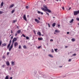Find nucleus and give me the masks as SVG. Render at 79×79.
Returning a JSON list of instances; mask_svg holds the SVG:
<instances>
[{
	"label": "nucleus",
	"mask_w": 79,
	"mask_h": 79,
	"mask_svg": "<svg viewBox=\"0 0 79 79\" xmlns=\"http://www.w3.org/2000/svg\"><path fill=\"white\" fill-rule=\"evenodd\" d=\"M26 37V39L27 40H28V39H29V37H28V36H26V35H24V34H22V35L21 36V37Z\"/></svg>",
	"instance_id": "nucleus-1"
},
{
	"label": "nucleus",
	"mask_w": 79,
	"mask_h": 79,
	"mask_svg": "<svg viewBox=\"0 0 79 79\" xmlns=\"http://www.w3.org/2000/svg\"><path fill=\"white\" fill-rule=\"evenodd\" d=\"M74 13V15H77L79 13V10L77 11H74L73 12Z\"/></svg>",
	"instance_id": "nucleus-2"
},
{
	"label": "nucleus",
	"mask_w": 79,
	"mask_h": 79,
	"mask_svg": "<svg viewBox=\"0 0 79 79\" xmlns=\"http://www.w3.org/2000/svg\"><path fill=\"white\" fill-rule=\"evenodd\" d=\"M18 43L17 42H15L14 43V47L15 48H16V46H18Z\"/></svg>",
	"instance_id": "nucleus-3"
},
{
	"label": "nucleus",
	"mask_w": 79,
	"mask_h": 79,
	"mask_svg": "<svg viewBox=\"0 0 79 79\" xmlns=\"http://www.w3.org/2000/svg\"><path fill=\"white\" fill-rule=\"evenodd\" d=\"M23 19L26 21H27V19L26 18V15H24L23 17Z\"/></svg>",
	"instance_id": "nucleus-4"
},
{
	"label": "nucleus",
	"mask_w": 79,
	"mask_h": 79,
	"mask_svg": "<svg viewBox=\"0 0 79 79\" xmlns=\"http://www.w3.org/2000/svg\"><path fill=\"white\" fill-rule=\"evenodd\" d=\"M45 11H47L48 12V13H52V11H51V10H50L48 9H45Z\"/></svg>",
	"instance_id": "nucleus-5"
},
{
	"label": "nucleus",
	"mask_w": 79,
	"mask_h": 79,
	"mask_svg": "<svg viewBox=\"0 0 79 79\" xmlns=\"http://www.w3.org/2000/svg\"><path fill=\"white\" fill-rule=\"evenodd\" d=\"M6 43H4V44H2V47L3 48L4 47H5V46H6Z\"/></svg>",
	"instance_id": "nucleus-6"
},
{
	"label": "nucleus",
	"mask_w": 79,
	"mask_h": 79,
	"mask_svg": "<svg viewBox=\"0 0 79 79\" xmlns=\"http://www.w3.org/2000/svg\"><path fill=\"white\" fill-rule=\"evenodd\" d=\"M37 13L39 14H41V15H44V13H43V12H41L40 11H37Z\"/></svg>",
	"instance_id": "nucleus-7"
},
{
	"label": "nucleus",
	"mask_w": 79,
	"mask_h": 79,
	"mask_svg": "<svg viewBox=\"0 0 79 79\" xmlns=\"http://www.w3.org/2000/svg\"><path fill=\"white\" fill-rule=\"evenodd\" d=\"M17 40V38H14L13 39V40L12 41V43H14V42H15V41H16Z\"/></svg>",
	"instance_id": "nucleus-8"
},
{
	"label": "nucleus",
	"mask_w": 79,
	"mask_h": 79,
	"mask_svg": "<svg viewBox=\"0 0 79 79\" xmlns=\"http://www.w3.org/2000/svg\"><path fill=\"white\" fill-rule=\"evenodd\" d=\"M35 21L36 22H37V23H38V24H39V23H40V21H39V20H38L37 19H35Z\"/></svg>",
	"instance_id": "nucleus-9"
},
{
	"label": "nucleus",
	"mask_w": 79,
	"mask_h": 79,
	"mask_svg": "<svg viewBox=\"0 0 79 79\" xmlns=\"http://www.w3.org/2000/svg\"><path fill=\"white\" fill-rule=\"evenodd\" d=\"M15 5L14 4H12L9 6V8H13V6H14Z\"/></svg>",
	"instance_id": "nucleus-10"
},
{
	"label": "nucleus",
	"mask_w": 79,
	"mask_h": 79,
	"mask_svg": "<svg viewBox=\"0 0 79 79\" xmlns=\"http://www.w3.org/2000/svg\"><path fill=\"white\" fill-rule=\"evenodd\" d=\"M37 34L39 35H40H40H41V33H40V32H38Z\"/></svg>",
	"instance_id": "nucleus-11"
},
{
	"label": "nucleus",
	"mask_w": 79,
	"mask_h": 79,
	"mask_svg": "<svg viewBox=\"0 0 79 79\" xmlns=\"http://www.w3.org/2000/svg\"><path fill=\"white\" fill-rule=\"evenodd\" d=\"M56 26V23H54L52 24V27H55Z\"/></svg>",
	"instance_id": "nucleus-12"
},
{
	"label": "nucleus",
	"mask_w": 79,
	"mask_h": 79,
	"mask_svg": "<svg viewBox=\"0 0 79 79\" xmlns=\"http://www.w3.org/2000/svg\"><path fill=\"white\" fill-rule=\"evenodd\" d=\"M43 7L45 9H48L47 6H44Z\"/></svg>",
	"instance_id": "nucleus-13"
},
{
	"label": "nucleus",
	"mask_w": 79,
	"mask_h": 79,
	"mask_svg": "<svg viewBox=\"0 0 79 79\" xmlns=\"http://www.w3.org/2000/svg\"><path fill=\"white\" fill-rule=\"evenodd\" d=\"M49 56H50V57H51V58H53V55H52V54H49L48 55Z\"/></svg>",
	"instance_id": "nucleus-14"
},
{
	"label": "nucleus",
	"mask_w": 79,
	"mask_h": 79,
	"mask_svg": "<svg viewBox=\"0 0 79 79\" xmlns=\"http://www.w3.org/2000/svg\"><path fill=\"white\" fill-rule=\"evenodd\" d=\"M55 32H57V33H58V32H60V31L58 30H56L55 31Z\"/></svg>",
	"instance_id": "nucleus-15"
},
{
	"label": "nucleus",
	"mask_w": 79,
	"mask_h": 79,
	"mask_svg": "<svg viewBox=\"0 0 79 79\" xmlns=\"http://www.w3.org/2000/svg\"><path fill=\"white\" fill-rule=\"evenodd\" d=\"M21 30H19L17 31V32L18 34H19V33H21Z\"/></svg>",
	"instance_id": "nucleus-16"
},
{
	"label": "nucleus",
	"mask_w": 79,
	"mask_h": 79,
	"mask_svg": "<svg viewBox=\"0 0 79 79\" xmlns=\"http://www.w3.org/2000/svg\"><path fill=\"white\" fill-rule=\"evenodd\" d=\"M23 48L24 49H26V48H27V47H26V46L25 45H24V46H23Z\"/></svg>",
	"instance_id": "nucleus-17"
},
{
	"label": "nucleus",
	"mask_w": 79,
	"mask_h": 79,
	"mask_svg": "<svg viewBox=\"0 0 79 79\" xmlns=\"http://www.w3.org/2000/svg\"><path fill=\"white\" fill-rule=\"evenodd\" d=\"M38 39L39 40H43V38H39Z\"/></svg>",
	"instance_id": "nucleus-18"
},
{
	"label": "nucleus",
	"mask_w": 79,
	"mask_h": 79,
	"mask_svg": "<svg viewBox=\"0 0 79 79\" xmlns=\"http://www.w3.org/2000/svg\"><path fill=\"white\" fill-rule=\"evenodd\" d=\"M3 6V2H2L1 4V6Z\"/></svg>",
	"instance_id": "nucleus-19"
},
{
	"label": "nucleus",
	"mask_w": 79,
	"mask_h": 79,
	"mask_svg": "<svg viewBox=\"0 0 79 79\" xmlns=\"http://www.w3.org/2000/svg\"><path fill=\"white\" fill-rule=\"evenodd\" d=\"M71 40L72 42H74V41H75V39L74 38H72V39H71Z\"/></svg>",
	"instance_id": "nucleus-20"
},
{
	"label": "nucleus",
	"mask_w": 79,
	"mask_h": 79,
	"mask_svg": "<svg viewBox=\"0 0 79 79\" xmlns=\"http://www.w3.org/2000/svg\"><path fill=\"white\" fill-rule=\"evenodd\" d=\"M74 21V19H73L70 22V23H73Z\"/></svg>",
	"instance_id": "nucleus-21"
},
{
	"label": "nucleus",
	"mask_w": 79,
	"mask_h": 79,
	"mask_svg": "<svg viewBox=\"0 0 79 79\" xmlns=\"http://www.w3.org/2000/svg\"><path fill=\"white\" fill-rule=\"evenodd\" d=\"M6 64H7V66H9V65H10V62H6Z\"/></svg>",
	"instance_id": "nucleus-22"
},
{
	"label": "nucleus",
	"mask_w": 79,
	"mask_h": 79,
	"mask_svg": "<svg viewBox=\"0 0 79 79\" xmlns=\"http://www.w3.org/2000/svg\"><path fill=\"white\" fill-rule=\"evenodd\" d=\"M15 9H14L13 10H12L11 12V13H14V12H15Z\"/></svg>",
	"instance_id": "nucleus-23"
},
{
	"label": "nucleus",
	"mask_w": 79,
	"mask_h": 79,
	"mask_svg": "<svg viewBox=\"0 0 79 79\" xmlns=\"http://www.w3.org/2000/svg\"><path fill=\"white\" fill-rule=\"evenodd\" d=\"M73 56H76V54L74 53L73 54L72 56H71V57H73Z\"/></svg>",
	"instance_id": "nucleus-24"
},
{
	"label": "nucleus",
	"mask_w": 79,
	"mask_h": 79,
	"mask_svg": "<svg viewBox=\"0 0 79 79\" xmlns=\"http://www.w3.org/2000/svg\"><path fill=\"white\" fill-rule=\"evenodd\" d=\"M12 48H12V47H11V46H10V48H9V51H11V49Z\"/></svg>",
	"instance_id": "nucleus-25"
},
{
	"label": "nucleus",
	"mask_w": 79,
	"mask_h": 79,
	"mask_svg": "<svg viewBox=\"0 0 79 79\" xmlns=\"http://www.w3.org/2000/svg\"><path fill=\"white\" fill-rule=\"evenodd\" d=\"M41 10H44V11H45V9H44V8H43V7H42L41 8Z\"/></svg>",
	"instance_id": "nucleus-26"
},
{
	"label": "nucleus",
	"mask_w": 79,
	"mask_h": 79,
	"mask_svg": "<svg viewBox=\"0 0 79 79\" xmlns=\"http://www.w3.org/2000/svg\"><path fill=\"white\" fill-rule=\"evenodd\" d=\"M5 79H9V77H8V76H6L5 77Z\"/></svg>",
	"instance_id": "nucleus-27"
},
{
	"label": "nucleus",
	"mask_w": 79,
	"mask_h": 79,
	"mask_svg": "<svg viewBox=\"0 0 79 79\" xmlns=\"http://www.w3.org/2000/svg\"><path fill=\"white\" fill-rule=\"evenodd\" d=\"M10 44H8L7 46V48H10Z\"/></svg>",
	"instance_id": "nucleus-28"
},
{
	"label": "nucleus",
	"mask_w": 79,
	"mask_h": 79,
	"mask_svg": "<svg viewBox=\"0 0 79 79\" xmlns=\"http://www.w3.org/2000/svg\"><path fill=\"white\" fill-rule=\"evenodd\" d=\"M14 63H15V62H14L13 61L11 62V64H12V66H13V65H14Z\"/></svg>",
	"instance_id": "nucleus-29"
},
{
	"label": "nucleus",
	"mask_w": 79,
	"mask_h": 79,
	"mask_svg": "<svg viewBox=\"0 0 79 79\" xmlns=\"http://www.w3.org/2000/svg\"><path fill=\"white\" fill-rule=\"evenodd\" d=\"M2 40H0V46L2 45Z\"/></svg>",
	"instance_id": "nucleus-30"
},
{
	"label": "nucleus",
	"mask_w": 79,
	"mask_h": 79,
	"mask_svg": "<svg viewBox=\"0 0 79 79\" xmlns=\"http://www.w3.org/2000/svg\"><path fill=\"white\" fill-rule=\"evenodd\" d=\"M13 43H12V44L11 45V46H10V47L13 48Z\"/></svg>",
	"instance_id": "nucleus-31"
},
{
	"label": "nucleus",
	"mask_w": 79,
	"mask_h": 79,
	"mask_svg": "<svg viewBox=\"0 0 79 79\" xmlns=\"http://www.w3.org/2000/svg\"><path fill=\"white\" fill-rule=\"evenodd\" d=\"M21 48V45H19V49H20Z\"/></svg>",
	"instance_id": "nucleus-32"
},
{
	"label": "nucleus",
	"mask_w": 79,
	"mask_h": 79,
	"mask_svg": "<svg viewBox=\"0 0 79 79\" xmlns=\"http://www.w3.org/2000/svg\"><path fill=\"white\" fill-rule=\"evenodd\" d=\"M46 13L47 15H48V16H49V14H48V13L47 12H46Z\"/></svg>",
	"instance_id": "nucleus-33"
},
{
	"label": "nucleus",
	"mask_w": 79,
	"mask_h": 79,
	"mask_svg": "<svg viewBox=\"0 0 79 79\" xmlns=\"http://www.w3.org/2000/svg\"><path fill=\"white\" fill-rule=\"evenodd\" d=\"M45 76H46V75H43V77H44V78H47V77H46Z\"/></svg>",
	"instance_id": "nucleus-34"
},
{
	"label": "nucleus",
	"mask_w": 79,
	"mask_h": 79,
	"mask_svg": "<svg viewBox=\"0 0 79 79\" xmlns=\"http://www.w3.org/2000/svg\"><path fill=\"white\" fill-rule=\"evenodd\" d=\"M2 58H4V59H5L6 58V57H5V56H2Z\"/></svg>",
	"instance_id": "nucleus-35"
},
{
	"label": "nucleus",
	"mask_w": 79,
	"mask_h": 79,
	"mask_svg": "<svg viewBox=\"0 0 79 79\" xmlns=\"http://www.w3.org/2000/svg\"><path fill=\"white\" fill-rule=\"evenodd\" d=\"M51 52L52 53H53V52H54V51L53 50V49H52Z\"/></svg>",
	"instance_id": "nucleus-36"
},
{
	"label": "nucleus",
	"mask_w": 79,
	"mask_h": 79,
	"mask_svg": "<svg viewBox=\"0 0 79 79\" xmlns=\"http://www.w3.org/2000/svg\"><path fill=\"white\" fill-rule=\"evenodd\" d=\"M13 37L11 36V38H10V40H12V39H13Z\"/></svg>",
	"instance_id": "nucleus-37"
},
{
	"label": "nucleus",
	"mask_w": 79,
	"mask_h": 79,
	"mask_svg": "<svg viewBox=\"0 0 79 79\" xmlns=\"http://www.w3.org/2000/svg\"><path fill=\"white\" fill-rule=\"evenodd\" d=\"M11 40H10V41H9V44H11Z\"/></svg>",
	"instance_id": "nucleus-38"
},
{
	"label": "nucleus",
	"mask_w": 79,
	"mask_h": 79,
	"mask_svg": "<svg viewBox=\"0 0 79 79\" xmlns=\"http://www.w3.org/2000/svg\"><path fill=\"white\" fill-rule=\"evenodd\" d=\"M54 50L55 52H57V50H58V49H55Z\"/></svg>",
	"instance_id": "nucleus-39"
},
{
	"label": "nucleus",
	"mask_w": 79,
	"mask_h": 79,
	"mask_svg": "<svg viewBox=\"0 0 79 79\" xmlns=\"http://www.w3.org/2000/svg\"><path fill=\"white\" fill-rule=\"evenodd\" d=\"M16 21H17L16 20H13V23H15V22H16Z\"/></svg>",
	"instance_id": "nucleus-40"
},
{
	"label": "nucleus",
	"mask_w": 79,
	"mask_h": 79,
	"mask_svg": "<svg viewBox=\"0 0 79 79\" xmlns=\"http://www.w3.org/2000/svg\"><path fill=\"white\" fill-rule=\"evenodd\" d=\"M62 10H64V7H62Z\"/></svg>",
	"instance_id": "nucleus-41"
},
{
	"label": "nucleus",
	"mask_w": 79,
	"mask_h": 79,
	"mask_svg": "<svg viewBox=\"0 0 79 79\" xmlns=\"http://www.w3.org/2000/svg\"><path fill=\"white\" fill-rule=\"evenodd\" d=\"M41 47V46H40L39 47H38V49H39V48H40Z\"/></svg>",
	"instance_id": "nucleus-42"
},
{
	"label": "nucleus",
	"mask_w": 79,
	"mask_h": 79,
	"mask_svg": "<svg viewBox=\"0 0 79 79\" xmlns=\"http://www.w3.org/2000/svg\"><path fill=\"white\" fill-rule=\"evenodd\" d=\"M60 26H61L60 25V24H58V27H60Z\"/></svg>",
	"instance_id": "nucleus-43"
},
{
	"label": "nucleus",
	"mask_w": 79,
	"mask_h": 79,
	"mask_svg": "<svg viewBox=\"0 0 79 79\" xmlns=\"http://www.w3.org/2000/svg\"><path fill=\"white\" fill-rule=\"evenodd\" d=\"M69 62H70V61H71V59H69Z\"/></svg>",
	"instance_id": "nucleus-44"
},
{
	"label": "nucleus",
	"mask_w": 79,
	"mask_h": 79,
	"mask_svg": "<svg viewBox=\"0 0 79 79\" xmlns=\"http://www.w3.org/2000/svg\"><path fill=\"white\" fill-rule=\"evenodd\" d=\"M50 42H53V40L52 39H51L50 40Z\"/></svg>",
	"instance_id": "nucleus-45"
},
{
	"label": "nucleus",
	"mask_w": 79,
	"mask_h": 79,
	"mask_svg": "<svg viewBox=\"0 0 79 79\" xmlns=\"http://www.w3.org/2000/svg\"><path fill=\"white\" fill-rule=\"evenodd\" d=\"M9 53H10V52H7V55H9Z\"/></svg>",
	"instance_id": "nucleus-46"
},
{
	"label": "nucleus",
	"mask_w": 79,
	"mask_h": 79,
	"mask_svg": "<svg viewBox=\"0 0 79 79\" xmlns=\"http://www.w3.org/2000/svg\"><path fill=\"white\" fill-rule=\"evenodd\" d=\"M28 8H29V7L27 6H26V8H27V9H28Z\"/></svg>",
	"instance_id": "nucleus-47"
},
{
	"label": "nucleus",
	"mask_w": 79,
	"mask_h": 79,
	"mask_svg": "<svg viewBox=\"0 0 79 79\" xmlns=\"http://www.w3.org/2000/svg\"><path fill=\"white\" fill-rule=\"evenodd\" d=\"M10 79H13V77H10Z\"/></svg>",
	"instance_id": "nucleus-48"
},
{
	"label": "nucleus",
	"mask_w": 79,
	"mask_h": 79,
	"mask_svg": "<svg viewBox=\"0 0 79 79\" xmlns=\"http://www.w3.org/2000/svg\"><path fill=\"white\" fill-rule=\"evenodd\" d=\"M77 21H79V18H77Z\"/></svg>",
	"instance_id": "nucleus-49"
},
{
	"label": "nucleus",
	"mask_w": 79,
	"mask_h": 79,
	"mask_svg": "<svg viewBox=\"0 0 79 79\" xmlns=\"http://www.w3.org/2000/svg\"><path fill=\"white\" fill-rule=\"evenodd\" d=\"M38 19H39V20H40V18L38 17Z\"/></svg>",
	"instance_id": "nucleus-50"
},
{
	"label": "nucleus",
	"mask_w": 79,
	"mask_h": 79,
	"mask_svg": "<svg viewBox=\"0 0 79 79\" xmlns=\"http://www.w3.org/2000/svg\"><path fill=\"white\" fill-rule=\"evenodd\" d=\"M48 26L49 27H50V24H48Z\"/></svg>",
	"instance_id": "nucleus-51"
},
{
	"label": "nucleus",
	"mask_w": 79,
	"mask_h": 79,
	"mask_svg": "<svg viewBox=\"0 0 79 79\" xmlns=\"http://www.w3.org/2000/svg\"><path fill=\"white\" fill-rule=\"evenodd\" d=\"M0 14H2V12L1 11H0Z\"/></svg>",
	"instance_id": "nucleus-52"
},
{
	"label": "nucleus",
	"mask_w": 79,
	"mask_h": 79,
	"mask_svg": "<svg viewBox=\"0 0 79 79\" xmlns=\"http://www.w3.org/2000/svg\"><path fill=\"white\" fill-rule=\"evenodd\" d=\"M67 34H69V32H67Z\"/></svg>",
	"instance_id": "nucleus-53"
},
{
	"label": "nucleus",
	"mask_w": 79,
	"mask_h": 79,
	"mask_svg": "<svg viewBox=\"0 0 79 79\" xmlns=\"http://www.w3.org/2000/svg\"><path fill=\"white\" fill-rule=\"evenodd\" d=\"M5 66V65H3L2 66V68H3V67H4Z\"/></svg>",
	"instance_id": "nucleus-54"
},
{
	"label": "nucleus",
	"mask_w": 79,
	"mask_h": 79,
	"mask_svg": "<svg viewBox=\"0 0 79 79\" xmlns=\"http://www.w3.org/2000/svg\"><path fill=\"white\" fill-rule=\"evenodd\" d=\"M17 35H18V34H17V33H15V36H16Z\"/></svg>",
	"instance_id": "nucleus-55"
},
{
	"label": "nucleus",
	"mask_w": 79,
	"mask_h": 79,
	"mask_svg": "<svg viewBox=\"0 0 79 79\" xmlns=\"http://www.w3.org/2000/svg\"><path fill=\"white\" fill-rule=\"evenodd\" d=\"M71 7H69V10H71Z\"/></svg>",
	"instance_id": "nucleus-56"
},
{
	"label": "nucleus",
	"mask_w": 79,
	"mask_h": 79,
	"mask_svg": "<svg viewBox=\"0 0 79 79\" xmlns=\"http://www.w3.org/2000/svg\"><path fill=\"white\" fill-rule=\"evenodd\" d=\"M11 34H13V31L12 30L11 31Z\"/></svg>",
	"instance_id": "nucleus-57"
},
{
	"label": "nucleus",
	"mask_w": 79,
	"mask_h": 79,
	"mask_svg": "<svg viewBox=\"0 0 79 79\" xmlns=\"http://www.w3.org/2000/svg\"><path fill=\"white\" fill-rule=\"evenodd\" d=\"M68 46H66L65 47V48H68Z\"/></svg>",
	"instance_id": "nucleus-58"
},
{
	"label": "nucleus",
	"mask_w": 79,
	"mask_h": 79,
	"mask_svg": "<svg viewBox=\"0 0 79 79\" xmlns=\"http://www.w3.org/2000/svg\"><path fill=\"white\" fill-rule=\"evenodd\" d=\"M47 46H48V44L47 43Z\"/></svg>",
	"instance_id": "nucleus-59"
},
{
	"label": "nucleus",
	"mask_w": 79,
	"mask_h": 79,
	"mask_svg": "<svg viewBox=\"0 0 79 79\" xmlns=\"http://www.w3.org/2000/svg\"><path fill=\"white\" fill-rule=\"evenodd\" d=\"M17 28H19V27L18 26H17Z\"/></svg>",
	"instance_id": "nucleus-60"
},
{
	"label": "nucleus",
	"mask_w": 79,
	"mask_h": 79,
	"mask_svg": "<svg viewBox=\"0 0 79 79\" xmlns=\"http://www.w3.org/2000/svg\"><path fill=\"white\" fill-rule=\"evenodd\" d=\"M11 68L10 67V70H11Z\"/></svg>",
	"instance_id": "nucleus-61"
},
{
	"label": "nucleus",
	"mask_w": 79,
	"mask_h": 79,
	"mask_svg": "<svg viewBox=\"0 0 79 79\" xmlns=\"http://www.w3.org/2000/svg\"><path fill=\"white\" fill-rule=\"evenodd\" d=\"M52 18H53L54 19L55 18V17L52 16Z\"/></svg>",
	"instance_id": "nucleus-62"
},
{
	"label": "nucleus",
	"mask_w": 79,
	"mask_h": 79,
	"mask_svg": "<svg viewBox=\"0 0 79 79\" xmlns=\"http://www.w3.org/2000/svg\"><path fill=\"white\" fill-rule=\"evenodd\" d=\"M59 67L60 68H62V66H60Z\"/></svg>",
	"instance_id": "nucleus-63"
},
{
	"label": "nucleus",
	"mask_w": 79,
	"mask_h": 79,
	"mask_svg": "<svg viewBox=\"0 0 79 79\" xmlns=\"http://www.w3.org/2000/svg\"><path fill=\"white\" fill-rule=\"evenodd\" d=\"M42 35V36H44V35Z\"/></svg>",
	"instance_id": "nucleus-64"
}]
</instances>
